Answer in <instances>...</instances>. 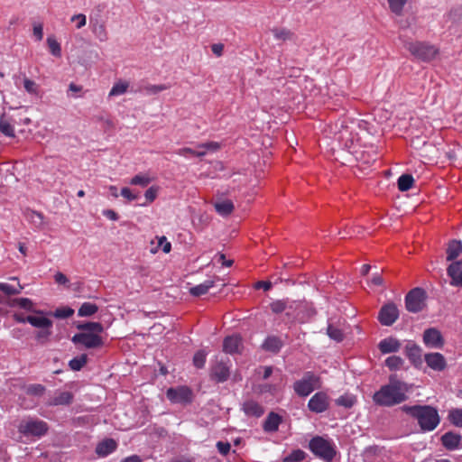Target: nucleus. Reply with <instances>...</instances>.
<instances>
[{"label":"nucleus","instance_id":"9","mask_svg":"<svg viewBox=\"0 0 462 462\" xmlns=\"http://www.w3.org/2000/svg\"><path fill=\"white\" fill-rule=\"evenodd\" d=\"M167 398L174 403H187L191 401V391L185 386L170 388L166 393Z\"/></svg>","mask_w":462,"mask_h":462},{"label":"nucleus","instance_id":"22","mask_svg":"<svg viewBox=\"0 0 462 462\" xmlns=\"http://www.w3.org/2000/svg\"><path fill=\"white\" fill-rule=\"evenodd\" d=\"M441 440L445 448L453 450L459 447L461 436L453 432H447L442 436Z\"/></svg>","mask_w":462,"mask_h":462},{"label":"nucleus","instance_id":"17","mask_svg":"<svg viewBox=\"0 0 462 462\" xmlns=\"http://www.w3.org/2000/svg\"><path fill=\"white\" fill-rule=\"evenodd\" d=\"M378 347L383 354L395 353L401 348V343L395 337H389L381 340Z\"/></svg>","mask_w":462,"mask_h":462},{"label":"nucleus","instance_id":"35","mask_svg":"<svg viewBox=\"0 0 462 462\" xmlns=\"http://www.w3.org/2000/svg\"><path fill=\"white\" fill-rule=\"evenodd\" d=\"M98 308L96 304L91 302H84L79 309L78 315L79 317H89L97 311Z\"/></svg>","mask_w":462,"mask_h":462},{"label":"nucleus","instance_id":"40","mask_svg":"<svg viewBox=\"0 0 462 462\" xmlns=\"http://www.w3.org/2000/svg\"><path fill=\"white\" fill-rule=\"evenodd\" d=\"M403 363V359L397 356H389L385 360V365L392 371L399 370Z\"/></svg>","mask_w":462,"mask_h":462},{"label":"nucleus","instance_id":"30","mask_svg":"<svg viewBox=\"0 0 462 462\" xmlns=\"http://www.w3.org/2000/svg\"><path fill=\"white\" fill-rule=\"evenodd\" d=\"M78 329L82 330V332H90L100 335L103 332L104 328L99 322H86L82 324H79L77 326Z\"/></svg>","mask_w":462,"mask_h":462},{"label":"nucleus","instance_id":"26","mask_svg":"<svg viewBox=\"0 0 462 462\" xmlns=\"http://www.w3.org/2000/svg\"><path fill=\"white\" fill-rule=\"evenodd\" d=\"M116 448V442L114 439H108L100 442L97 448L96 452L98 456L106 457L115 451Z\"/></svg>","mask_w":462,"mask_h":462},{"label":"nucleus","instance_id":"52","mask_svg":"<svg viewBox=\"0 0 462 462\" xmlns=\"http://www.w3.org/2000/svg\"><path fill=\"white\" fill-rule=\"evenodd\" d=\"M158 191H159V187L157 186H152L150 187L144 193V197L146 199V201L148 203H152L155 200V199L157 198V195H158Z\"/></svg>","mask_w":462,"mask_h":462},{"label":"nucleus","instance_id":"34","mask_svg":"<svg viewBox=\"0 0 462 462\" xmlns=\"http://www.w3.org/2000/svg\"><path fill=\"white\" fill-rule=\"evenodd\" d=\"M263 347L271 352H278L282 347V341L276 337H269L263 344Z\"/></svg>","mask_w":462,"mask_h":462},{"label":"nucleus","instance_id":"55","mask_svg":"<svg viewBox=\"0 0 462 462\" xmlns=\"http://www.w3.org/2000/svg\"><path fill=\"white\" fill-rule=\"evenodd\" d=\"M273 35L277 40H288L291 38V32L286 29H276L273 30Z\"/></svg>","mask_w":462,"mask_h":462},{"label":"nucleus","instance_id":"49","mask_svg":"<svg viewBox=\"0 0 462 462\" xmlns=\"http://www.w3.org/2000/svg\"><path fill=\"white\" fill-rule=\"evenodd\" d=\"M328 335L329 336L330 338L337 341V342H340L343 340V332L341 331V329L334 327L333 325H329L328 327Z\"/></svg>","mask_w":462,"mask_h":462},{"label":"nucleus","instance_id":"33","mask_svg":"<svg viewBox=\"0 0 462 462\" xmlns=\"http://www.w3.org/2000/svg\"><path fill=\"white\" fill-rule=\"evenodd\" d=\"M414 182V179L410 174H402L398 179V189L401 191H407L411 189Z\"/></svg>","mask_w":462,"mask_h":462},{"label":"nucleus","instance_id":"37","mask_svg":"<svg viewBox=\"0 0 462 462\" xmlns=\"http://www.w3.org/2000/svg\"><path fill=\"white\" fill-rule=\"evenodd\" d=\"M214 282L212 281H206L203 283H200L197 286H194L190 289V293L193 296H200L206 294L210 288H212Z\"/></svg>","mask_w":462,"mask_h":462},{"label":"nucleus","instance_id":"25","mask_svg":"<svg viewBox=\"0 0 462 462\" xmlns=\"http://www.w3.org/2000/svg\"><path fill=\"white\" fill-rule=\"evenodd\" d=\"M214 208L222 217L229 216L235 208L234 204L230 199L217 200L214 203Z\"/></svg>","mask_w":462,"mask_h":462},{"label":"nucleus","instance_id":"64","mask_svg":"<svg viewBox=\"0 0 462 462\" xmlns=\"http://www.w3.org/2000/svg\"><path fill=\"white\" fill-rule=\"evenodd\" d=\"M168 88L169 87L166 85H153V86H151L148 89L151 93L156 94L161 91L168 89Z\"/></svg>","mask_w":462,"mask_h":462},{"label":"nucleus","instance_id":"58","mask_svg":"<svg viewBox=\"0 0 462 462\" xmlns=\"http://www.w3.org/2000/svg\"><path fill=\"white\" fill-rule=\"evenodd\" d=\"M33 35L37 41H42L43 38V27L42 23L33 25Z\"/></svg>","mask_w":462,"mask_h":462},{"label":"nucleus","instance_id":"38","mask_svg":"<svg viewBox=\"0 0 462 462\" xmlns=\"http://www.w3.org/2000/svg\"><path fill=\"white\" fill-rule=\"evenodd\" d=\"M88 361V356L86 354H82L79 356L74 357L69 361V367L73 371H79Z\"/></svg>","mask_w":462,"mask_h":462},{"label":"nucleus","instance_id":"5","mask_svg":"<svg viewBox=\"0 0 462 462\" xmlns=\"http://www.w3.org/2000/svg\"><path fill=\"white\" fill-rule=\"evenodd\" d=\"M406 49L414 57L423 61L432 60L439 52V50L434 45L420 42L407 43Z\"/></svg>","mask_w":462,"mask_h":462},{"label":"nucleus","instance_id":"8","mask_svg":"<svg viewBox=\"0 0 462 462\" xmlns=\"http://www.w3.org/2000/svg\"><path fill=\"white\" fill-rule=\"evenodd\" d=\"M425 291L420 288L411 290L405 298L406 308L411 312H419L423 309Z\"/></svg>","mask_w":462,"mask_h":462},{"label":"nucleus","instance_id":"21","mask_svg":"<svg viewBox=\"0 0 462 462\" xmlns=\"http://www.w3.org/2000/svg\"><path fill=\"white\" fill-rule=\"evenodd\" d=\"M220 149V143L217 142H208L204 143H199L196 145L195 156L203 157L208 152H215Z\"/></svg>","mask_w":462,"mask_h":462},{"label":"nucleus","instance_id":"6","mask_svg":"<svg viewBox=\"0 0 462 462\" xmlns=\"http://www.w3.org/2000/svg\"><path fill=\"white\" fill-rule=\"evenodd\" d=\"M310 450L326 461H331L335 456V450L329 441L321 437H315L310 442Z\"/></svg>","mask_w":462,"mask_h":462},{"label":"nucleus","instance_id":"4","mask_svg":"<svg viewBox=\"0 0 462 462\" xmlns=\"http://www.w3.org/2000/svg\"><path fill=\"white\" fill-rule=\"evenodd\" d=\"M321 387L320 378L312 372H307L302 378L293 384L295 393L301 397L308 396L314 390Z\"/></svg>","mask_w":462,"mask_h":462},{"label":"nucleus","instance_id":"10","mask_svg":"<svg viewBox=\"0 0 462 462\" xmlns=\"http://www.w3.org/2000/svg\"><path fill=\"white\" fill-rule=\"evenodd\" d=\"M308 407L316 413L325 411L328 408V395L323 392L315 393L309 401Z\"/></svg>","mask_w":462,"mask_h":462},{"label":"nucleus","instance_id":"39","mask_svg":"<svg viewBox=\"0 0 462 462\" xmlns=\"http://www.w3.org/2000/svg\"><path fill=\"white\" fill-rule=\"evenodd\" d=\"M448 418L453 425L462 428V409L450 410Z\"/></svg>","mask_w":462,"mask_h":462},{"label":"nucleus","instance_id":"51","mask_svg":"<svg viewBox=\"0 0 462 462\" xmlns=\"http://www.w3.org/2000/svg\"><path fill=\"white\" fill-rule=\"evenodd\" d=\"M206 353L199 351L194 355L193 364L197 368H202L206 363Z\"/></svg>","mask_w":462,"mask_h":462},{"label":"nucleus","instance_id":"36","mask_svg":"<svg viewBox=\"0 0 462 462\" xmlns=\"http://www.w3.org/2000/svg\"><path fill=\"white\" fill-rule=\"evenodd\" d=\"M25 217L37 227H42L43 226V216L39 212L27 210L25 212Z\"/></svg>","mask_w":462,"mask_h":462},{"label":"nucleus","instance_id":"1","mask_svg":"<svg viewBox=\"0 0 462 462\" xmlns=\"http://www.w3.org/2000/svg\"><path fill=\"white\" fill-rule=\"evenodd\" d=\"M409 392L410 386L406 383L398 380L396 375H391L389 383L374 393L373 401L377 405L392 407L405 402Z\"/></svg>","mask_w":462,"mask_h":462},{"label":"nucleus","instance_id":"23","mask_svg":"<svg viewBox=\"0 0 462 462\" xmlns=\"http://www.w3.org/2000/svg\"><path fill=\"white\" fill-rule=\"evenodd\" d=\"M229 376V368L228 366L223 363H217L212 367V377H214L218 382H225L227 380Z\"/></svg>","mask_w":462,"mask_h":462},{"label":"nucleus","instance_id":"7","mask_svg":"<svg viewBox=\"0 0 462 462\" xmlns=\"http://www.w3.org/2000/svg\"><path fill=\"white\" fill-rule=\"evenodd\" d=\"M71 341L76 346H82L85 348H97L104 345L100 335L90 332L77 333L72 337Z\"/></svg>","mask_w":462,"mask_h":462},{"label":"nucleus","instance_id":"62","mask_svg":"<svg viewBox=\"0 0 462 462\" xmlns=\"http://www.w3.org/2000/svg\"><path fill=\"white\" fill-rule=\"evenodd\" d=\"M212 52L220 57L223 54L224 45L222 43H215L211 46Z\"/></svg>","mask_w":462,"mask_h":462},{"label":"nucleus","instance_id":"15","mask_svg":"<svg viewBox=\"0 0 462 462\" xmlns=\"http://www.w3.org/2000/svg\"><path fill=\"white\" fill-rule=\"evenodd\" d=\"M425 362L431 369L442 371L446 367V360L440 353H430L425 355Z\"/></svg>","mask_w":462,"mask_h":462},{"label":"nucleus","instance_id":"47","mask_svg":"<svg viewBox=\"0 0 462 462\" xmlns=\"http://www.w3.org/2000/svg\"><path fill=\"white\" fill-rule=\"evenodd\" d=\"M23 88L29 94L38 95L39 93V85L28 78L23 79Z\"/></svg>","mask_w":462,"mask_h":462},{"label":"nucleus","instance_id":"53","mask_svg":"<svg viewBox=\"0 0 462 462\" xmlns=\"http://www.w3.org/2000/svg\"><path fill=\"white\" fill-rule=\"evenodd\" d=\"M74 310L70 308H60L57 309L54 312V316L59 319H65L72 316Z\"/></svg>","mask_w":462,"mask_h":462},{"label":"nucleus","instance_id":"19","mask_svg":"<svg viewBox=\"0 0 462 462\" xmlns=\"http://www.w3.org/2000/svg\"><path fill=\"white\" fill-rule=\"evenodd\" d=\"M242 342L238 336L226 337L224 340L223 350L228 354H235L240 351Z\"/></svg>","mask_w":462,"mask_h":462},{"label":"nucleus","instance_id":"31","mask_svg":"<svg viewBox=\"0 0 462 462\" xmlns=\"http://www.w3.org/2000/svg\"><path fill=\"white\" fill-rule=\"evenodd\" d=\"M152 180L153 178H152L148 173H138L129 180V183L131 185L141 186L144 188L148 186Z\"/></svg>","mask_w":462,"mask_h":462},{"label":"nucleus","instance_id":"14","mask_svg":"<svg viewBox=\"0 0 462 462\" xmlns=\"http://www.w3.org/2000/svg\"><path fill=\"white\" fill-rule=\"evenodd\" d=\"M448 274L451 278L452 286L462 287V260L451 263L448 268Z\"/></svg>","mask_w":462,"mask_h":462},{"label":"nucleus","instance_id":"12","mask_svg":"<svg viewBox=\"0 0 462 462\" xmlns=\"http://www.w3.org/2000/svg\"><path fill=\"white\" fill-rule=\"evenodd\" d=\"M423 342L427 346L441 348L444 341L440 332L436 328H428L423 333Z\"/></svg>","mask_w":462,"mask_h":462},{"label":"nucleus","instance_id":"28","mask_svg":"<svg viewBox=\"0 0 462 462\" xmlns=\"http://www.w3.org/2000/svg\"><path fill=\"white\" fill-rule=\"evenodd\" d=\"M73 395L70 392H58L50 401L51 405H68L71 403Z\"/></svg>","mask_w":462,"mask_h":462},{"label":"nucleus","instance_id":"20","mask_svg":"<svg viewBox=\"0 0 462 462\" xmlns=\"http://www.w3.org/2000/svg\"><path fill=\"white\" fill-rule=\"evenodd\" d=\"M90 27L92 32L100 42H106L108 39V32L103 22L90 19Z\"/></svg>","mask_w":462,"mask_h":462},{"label":"nucleus","instance_id":"57","mask_svg":"<svg viewBox=\"0 0 462 462\" xmlns=\"http://www.w3.org/2000/svg\"><path fill=\"white\" fill-rule=\"evenodd\" d=\"M217 448L221 455L226 456L229 453L231 445L228 442L218 441L217 443Z\"/></svg>","mask_w":462,"mask_h":462},{"label":"nucleus","instance_id":"16","mask_svg":"<svg viewBox=\"0 0 462 462\" xmlns=\"http://www.w3.org/2000/svg\"><path fill=\"white\" fill-rule=\"evenodd\" d=\"M7 304L11 308H18L23 310L29 313H33L36 311L35 304L33 301L28 298H14L11 299L7 301Z\"/></svg>","mask_w":462,"mask_h":462},{"label":"nucleus","instance_id":"29","mask_svg":"<svg viewBox=\"0 0 462 462\" xmlns=\"http://www.w3.org/2000/svg\"><path fill=\"white\" fill-rule=\"evenodd\" d=\"M281 421V416L274 412H271L263 423V430L267 432H274L278 430Z\"/></svg>","mask_w":462,"mask_h":462},{"label":"nucleus","instance_id":"54","mask_svg":"<svg viewBox=\"0 0 462 462\" xmlns=\"http://www.w3.org/2000/svg\"><path fill=\"white\" fill-rule=\"evenodd\" d=\"M70 21L71 22H75L76 23V27L78 29H80V28H82V27H84L86 25V23H87V17L83 14H74L70 18Z\"/></svg>","mask_w":462,"mask_h":462},{"label":"nucleus","instance_id":"13","mask_svg":"<svg viewBox=\"0 0 462 462\" xmlns=\"http://www.w3.org/2000/svg\"><path fill=\"white\" fill-rule=\"evenodd\" d=\"M27 319L29 324L37 328L45 329L52 327V321L46 318L42 310H36Z\"/></svg>","mask_w":462,"mask_h":462},{"label":"nucleus","instance_id":"11","mask_svg":"<svg viewBox=\"0 0 462 462\" xmlns=\"http://www.w3.org/2000/svg\"><path fill=\"white\" fill-rule=\"evenodd\" d=\"M399 312L394 304H386L383 306L378 315L380 322L383 326H391L398 319Z\"/></svg>","mask_w":462,"mask_h":462},{"label":"nucleus","instance_id":"24","mask_svg":"<svg viewBox=\"0 0 462 462\" xmlns=\"http://www.w3.org/2000/svg\"><path fill=\"white\" fill-rule=\"evenodd\" d=\"M243 411L248 416L261 417L263 414V408L256 402L249 400L244 402Z\"/></svg>","mask_w":462,"mask_h":462},{"label":"nucleus","instance_id":"2","mask_svg":"<svg viewBox=\"0 0 462 462\" xmlns=\"http://www.w3.org/2000/svg\"><path fill=\"white\" fill-rule=\"evenodd\" d=\"M402 410L416 418L423 431H431L439 423V416L437 410L430 406L404 405L402 407Z\"/></svg>","mask_w":462,"mask_h":462},{"label":"nucleus","instance_id":"18","mask_svg":"<svg viewBox=\"0 0 462 462\" xmlns=\"http://www.w3.org/2000/svg\"><path fill=\"white\" fill-rule=\"evenodd\" d=\"M0 132L8 137H14V121L12 117L3 114L0 116Z\"/></svg>","mask_w":462,"mask_h":462},{"label":"nucleus","instance_id":"27","mask_svg":"<svg viewBox=\"0 0 462 462\" xmlns=\"http://www.w3.org/2000/svg\"><path fill=\"white\" fill-rule=\"evenodd\" d=\"M11 281H14L17 282L15 286L6 283V282H0V291L5 293L6 295H17L22 292L23 290V286L20 284L19 280L17 277H11Z\"/></svg>","mask_w":462,"mask_h":462},{"label":"nucleus","instance_id":"60","mask_svg":"<svg viewBox=\"0 0 462 462\" xmlns=\"http://www.w3.org/2000/svg\"><path fill=\"white\" fill-rule=\"evenodd\" d=\"M195 149L189 148V147H184L180 148L176 151V153L180 156H188V155H193L195 156Z\"/></svg>","mask_w":462,"mask_h":462},{"label":"nucleus","instance_id":"63","mask_svg":"<svg viewBox=\"0 0 462 462\" xmlns=\"http://www.w3.org/2000/svg\"><path fill=\"white\" fill-rule=\"evenodd\" d=\"M54 280L59 284H66L69 282L68 278L62 273H57L54 275Z\"/></svg>","mask_w":462,"mask_h":462},{"label":"nucleus","instance_id":"46","mask_svg":"<svg viewBox=\"0 0 462 462\" xmlns=\"http://www.w3.org/2000/svg\"><path fill=\"white\" fill-rule=\"evenodd\" d=\"M356 402V399L354 396L349 394H345L337 399L336 403L339 406H343L345 408H351Z\"/></svg>","mask_w":462,"mask_h":462},{"label":"nucleus","instance_id":"3","mask_svg":"<svg viewBox=\"0 0 462 462\" xmlns=\"http://www.w3.org/2000/svg\"><path fill=\"white\" fill-rule=\"evenodd\" d=\"M18 431L23 436L41 438L48 431V425L45 421L35 418H24L18 425Z\"/></svg>","mask_w":462,"mask_h":462},{"label":"nucleus","instance_id":"61","mask_svg":"<svg viewBox=\"0 0 462 462\" xmlns=\"http://www.w3.org/2000/svg\"><path fill=\"white\" fill-rule=\"evenodd\" d=\"M14 319L18 322V323H28V319H30V315H24L23 313H14Z\"/></svg>","mask_w":462,"mask_h":462},{"label":"nucleus","instance_id":"44","mask_svg":"<svg viewBox=\"0 0 462 462\" xmlns=\"http://www.w3.org/2000/svg\"><path fill=\"white\" fill-rule=\"evenodd\" d=\"M288 308L287 300H277L270 304L271 310L275 314L283 313Z\"/></svg>","mask_w":462,"mask_h":462},{"label":"nucleus","instance_id":"48","mask_svg":"<svg viewBox=\"0 0 462 462\" xmlns=\"http://www.w3.org/2000/svg\"><path fill=\"white\" fill-rule=\"evenodd\" d=\"M390 9L396 14H400L407 0H387Z\"/></svg>","mask_w":462,"mask_h":462},{"label":"nucleus","instance_id":"59","mask_svg":"<svg viewBox=\"0 0 462 462\" xmlns=\"http://www.w3.org/2000/svg\"><path fill=\"white\" fill-rule=\"evenodd\" d=\"M44 392V387L41 384H34L31 385L28 388V393L34 394V395H41Z\"/></svg>","mask_w":462,"mask_h":462},{"label":"nucleus","instance_id":"42","mask_svg":"<svg viewBox=\"0 0 462 462\" xmlns=\"http://www.w3.org/2000/svg\"><path fill=\"white\" fill-rule=\"evenodd\" d=\"M162 247V250L168 254L171 250V245L170 242L167 241V238L165 236H161L158 238V245L155 247H152L150 249V252L152 254H156L159 250V248Z\"/></svg>","mask_w":462,"mask_h":462},{"label":"nucleus","instance_id":"45","mask_svg":"<svg viewBox=\"0 0 462 462\" xmlns=\"http://www.w3.org/2000/svg\"><path fill=\"white\" fill-rule=\"evenodd\" d=\"M305 456L306 454L303 450L296 449L284 457L283 462H300L305 458Z\"/></svg>","mask_w":462,"mask_h":462},{"label":"nucleus","instance_id":"50","mask_svg":"<svg viewBox=\"0 0 462 462\" xmlns=\"http://www.w3.org/2000/svg\"><path fill=\"white\" fill-rule=\"evenodd\" d=\"M287 306L289 307L286 310H284L285 315L289 319H292L296 318L295 311L300 306L299 303L287 300Z\"/></svg>","mask_w":462,"mask_h":462},{"label":"nucleus","instance_id":"56","mask_svg":"<svg viewBox=\"0 0 462 462\" xmlns=\"http://www.w3.org/2000/svg\"><path fill=\"white\" fill-rule=\"evenodd\" d=\"M121 195L123 198H125L127 201H134L138 199V194H134L131 189L125 187L121 189Z\"/></svg>","mask_w":462,"mask_h":462},{"label":"nucleus","instance_id":"41","mask_svg":"<svg viewBox=\"0 0 462 462\" xmlns=\"http://www.w3.org/2000/svg\"><path fill=\"white\" fill-rule=\"evenodd\" d=\"M128 87L129 84L125 81L116 83L109 92V97H116L125 94L127 91Z\"/></svg>","mask_w":462,"mask_h":462},{"label":"nucleus","instance_id":"32","mask_svg":"<svg viewBox=\"0 0 462 462\" xmlns=\"http://www.w3.org/2000/svg\"><path fill=\"white\" fill-rule=\"evenodd\" d=\"M462 252V243L460 241H452L449 243L447 249V259L451 261L457 257Z\"/></svg>","mask_w":462,"mask_h":462},{"label":"nucleus","instance_id":"43","mask_svg":"<svg viewBox=\"0 0 462 462\" xmlns=\"http://www.w3.org/2000/svg\"><path fill=\"white\" fill-rule=\"evenodd\" d=\"M47 44L51 53L55 57L61 56V48L60 44L56 41L53 36H49L47 38Z\"/></svg>","mask_w":462,"mask_h":462}]
</instances>
